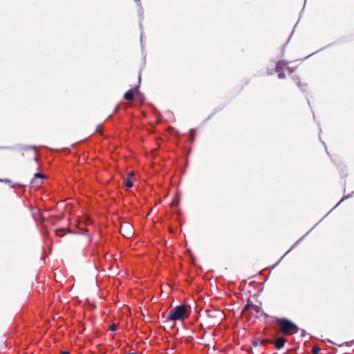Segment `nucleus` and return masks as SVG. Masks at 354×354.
Segmentation results:
<instances>
[{"mask_svg":"<svg viewBox=\"0 0 354 354\" xmlns=\"http://www.w3.org/2000/svg\"><path fill=\"white\" fill-rule=\"evenodd\" d=\"M190 314V306L187 305H179L176 306L173 310L169 312L166 322L169 321H184Z\"/></svg>","mask_w":354,"mask_h":354,"instance_id":"f257e3e1","label":"nucleus"},{"mask_svg":"<svg viewBox=\"0 0 354 354\" xmlns=\"http://www.w3.org/2000/svg\"><path fill=\"white\" fill-rule=\"evenodd\" d=\"M277 322L281 333L285 335H293L298 332L299 328L293 322L286 318H278Z\"/></svg>","mask_w":354,"mask_h":354,"instance_id":"f03ea898","label":"nucleus"},{"mask_svg":"<svg viewBox=\"0 0 354 354\" xmlns=\"http://www.w3.org/2000/svg\"><path fill=\"white\" fill-rule=\"evenodd\" d=\"M120 233L125 238H130L133 235V226L129 223H124L121 225L120 229Z\"/></svg>","mask_w":354,"mask_h":354,"instance_id":"7ed1b4c3","label":"nucleus"},{"mask_svg":"<svg viewBox=\"0 0 354 354\" xmlns=\"http://www.w3.org/2000/svg\"><path fill=\"white\" fill-rule=\"evenodd\" d=\"M288 69V63L285 61H279L276 66V72L278 73L279 79H284L286 77L285 71Z\"/></svg>","mask_w":354,"mask_h":354,"instance_id":"20e7f679","label":"nucleus"},{"mask_svg":"<svg viewBox=\"0 0 354 354\" xmlns=\"http://www.w3.org/2000/svg\"><path fill=\"white\" fill-rule=\"evenodd\" d=\"M135 96H137L138 99L142 97V94L138 91V86L127 91L124 95V98L127 100H133Z\"/></svg>","mask_w":354,"mask_h":354,"instance_id":"39448f33","label":"nucleus"},{"mask_svg":"<svg viewBox=\"0 0 354 354\" xmlns=\"http://www.w3.org/2000/svg\"><path fill=\"white\" fill-rule=\"evenodd\" d=\"M285 343H286L285 338L280 337L275 339L274 344L275 347L277 348V349L279 350L283 347Z\"/></svg>","mask_w":354,"mask_h":354,"instance_id":"423d86ee","label":"nucleus"},{"mask_svg":"<svg viewBox=\"0 0 354 354\" xmlns=\"http://www.w3.org/2000/svg\"><path fill=\"white\" fill-rule=\"evenodd\" d=\"M295 80L297 86L300 88V89L302 91H305L306 85L304 84H302L301 82L299 80V78H297Z\"/></svg>","mask_w":354,"mask_h":354,"instance_id":"0eeeda50","label":"nucleus"},{"mask_svg":"<svg viewBox=\"0 0 354 354\" xmlns=\"http://www.w3.org/2000/svg\"><path fill=\"white\" fill-rule=\"evenodd\" d=\"M125 186L128 188H130L133 186V182L132 180H131L130 177L127 178L126 180H125Z\"/></svg>","mask_w":354,"mask_h":354,"instance_id":"6e6552de","label":"nucleus"},{"mask_svg":"<svg viewBox=\"0 0 354 354\" xmlns=\"http://www.w3.org/2000/svg\"><path fill=\"white\" fill-rule=\"evenodd\" d=\"M320 348L317 346H314L312 349V352L313 354H319Z\"/></svg>","mask_w":354,"mask_h":354,"instance_id":"1a4fd4ad","label":"nucleus"},{"mask_svg":"<svg viewBox=\"0 0 354 354\" xmlns=\"http://www.w3.org/2000/svg\"><path fill=\"white\" fill-rule=\"evenodd\" d=\"M35 178H44V175L41 173H36L35 174Z\"/></svg>","mask_w":354,"mask_h":354,"instance_id":"9d476101","label":"nucleus"},{"mask_svg":"<svg viewBox=\"0 0 354 354\" xmlns=\"http://www.w3.org/2000/svg\"><path fill=\"white\" fill-rule=\"evenodd\" d=\"M352 344H353V342H345V343H342V344H336L341 347V346H344V344L348 346H351L352 345Z\"/></svg>","mask_w":354,"mask_h":354,"instance_id":"9b49d317","label":"nucleus"},{"mask_svg":"<svg viewBox=\"0 0 354 354\" xmlns=\"http://www.w3.org/2000/svg\"><path fill=\"white\" fill-rule=\"evenodd\" d=\"M190 140H191V142H193V140H194V130L193 129H192L190 131Z\"/></svg>","mask_w":354,"mask_h":354,"instance_id":"f8f14e48","label":"nucleus"},{"mask_svg":"<svg viewBox=\"0 0 354 354\" xmlns=\"http://www.w3.org/2000/svg\"><path fill=\"white\" fill-rule=\"evenodd\" d=\"M62 230H57L55 231L56 235H57V236H63L62 234H60V233H59V232H62Z\"/></svg>","mask_w":354,"mask_h":354,"instance_id":"ddd939ff","label":"nucleus"},{"mask_svg":"<svg viewBox=\"0 0 354 354\" xmlns=\"http://www.w3.org/2000/svg\"><path fill=\"white\" fill-rule=\"evenodd\" d=\"M110 330L111 331H115L116 330V326L115 325L111 326Z\"/></svg>","mask_w":354,"mask_h":354,"instance_id":"4468645a","label":"nucleus"},{"mask_svg":"<svg viewBox=\"0 0 354 354\" xmlns=\"http://www.w3.org/2000/svg\"><path fill=\"white\" fill-rule=\"evenodd\" d=\"M27 149H32L34 151L35 155L36 154V148L35 147H28Z\"/></svg>","mask_w":354,"mask_h":354,"instance_id":"2eb2a0df","label":"nucleus"},{"mask_svg":"<svg viewBox=\"0 0 354 354\" xmlns=\"http://www.w3.org/2000/svg\"><path fill=\"white\" fill-rule=\"evenodd\" d=\"M305 236H302L301 239H299L297 242H295V245L292 246V248H290V250L295 245H297Z\"/></svg>","mask_w":354,"mask_h":354,"instance_id":"dca6fc26","label":"nucleus"},{"mask_svg":"<svg viewBox=\"0 0 354 354\" xmlns=\"http://www.w3.org/2000/svg\"><path fill=\"white\" fill-rule=\"evenodd\" d=\"M250 308V305L249 304H246V305L245 306V310H248V309H249Z\"/></svg>","mask_w":354,"mask_h":354,"instance_id":"f3484780","label":"nucleus"},{"mask_svg":"<svg viewBox=\"0 0 354 354\" xmlns=\"http://www.w3.org/2000/svg\"><path fill=\"white\" fill-rule=\"evenodd\" d=\"M60 354H70L68 351H62Z\"/></svg>","mask_w":354,"mask_h":354,"instance_id":"a211bd4d","label":"nucleus"},{"mask_svg":"<svg viewBox=\"0 0 354 354\" xmlns=\"http://www.w3.org/2000/svg\"><path fill=\"white\" fill-rule=\"evenodd\" d=\"M118 109V106L115 107V111H115V112H116Z\"/></svg>","mask_w":354,"mask_h":354,"instance_id":"6ab92c4d","label":"nucleus"},{"mask_svg":"<svg viewBox=\"0 0 354 354\" xmlns=\"http://www.w3.org/2000/svg\"><path fill=\"white\" fill-rule=\"evenodd\" d=\"M344 199V198L342 199H341V201L337 203V205H339L342 201H343Z\"/></svg>","mask_w":354,"mask_h":354,"instance_id":"aec40b11","label":"nucleus"},{"mask_svg":"<svg viewBox=\"0 0 354 354\" xmlns=\"http://www.w3.org/2000/svg\"><path fill=\"white\" fill-rule=\"evenodd\" d=\"M34 160H35V161L37 160V157H36V156H35Z\"/></svg>","mask_w":354,"mask_h":354,"instance_id":"412c9836","label":"nucleus"},{"mask_svg":"<svg viewBox=\"0 0 354 354\" xmlns=\"http://www.w3.org/2000/svg\"><path fill=\"white\" fill-rule=\"evenodd\" d=\"M136 1H140V0H135Z\"/></svg>","mask_w":354,"mask_h":354,"instance_id":"4be33fe9","label":"nucleus"}]
</instances>
